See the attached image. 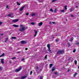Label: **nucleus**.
<instances>
[{
	"label": "nucleus",
	"instance_id": "a18cd8bd",
	"mask_svg": "<svg viewBox=\"0 0 79 79\" xmlns=\"http://www.w3.org/2000/svg\"><path fill=\"white\" fill-rule=\"evenodd\" d=\"M71 17H72V18H73V17H74V15H71Z\"/></svg>",
	"mask_w": 79,
	"mask_h": 79
},
{
	"label": "nucleus",
	"instance_id": "bb28decb",
	"mask_svg": "<svg viewBox=\"0 0 79 79\" xmlns=\"http://www.w3.org/2000/svg\"><path fill=\"white\" fill-rule=\"evenodd\" d=\"M67 6H64V9H65V10H67V8H66V7H67Z\"/></svg>",
	"mask_w": 79,
	"mask_h": 79
},
{
	"label": "nucleus",
	"instance_id": "e433bc0d",
	"mask_svg": "<svg viewBox=\"0 0 79 79\" xmlns=\"http://www.w3.org/2000/svg\"><path fill=\"white\" fill-rule=\"evenodd\" d=\"M73 53H75L76 52V49H74L73 51Z\"/></svg>",
	"mask_w": 79,
	"mask_h": 79
},
{
	"label": "nucleus",
	"instance_id": "dca6fc26",
	"mask_svg": "<svg viewBox=\"0 0 79 79\" xmlns=\"http://www.w3.org/2000/svg\"><path fill=\"white\" fill-rule=\"evenodd\" d=\"M54 74H55V75H58L59 74V73L57 72H54Z\"/></svg>",
	"mask_w": 79,
	"mask_h": 79
},
{
	"label": "nucleus",
	"instance_id": "473e14b6",
	"mask_svg": "<svg viewBox=\"0 0 79 79\" xmlns=\"http://www.w3.org/2000/svg\"><path fill=\"white\" fill-rule=\"evenodd\" d=\"M50 11H51L52 12H53V9H50Z\"/></svg>",
	"mask_w": 79,
	"mask_h": 79
},
{
	"label": "nucleus",
	"instance_id": "5fc2aeb1",
	"mask_svg": "<svg viewBox=\"0 0 79 79\" xmlns=\"http://www.w3.org/2000/svg\"><path fill=\"white\" fill-rule=\"evenodd\" d=\"M1 35H3V34H1Z\"/></svg>",
	"mask_w": 79,
	"mask_h": 79
},
{
	"label": "nucleus",
	"instance_id": "c756f323",
	"mask_svg": "<svg viewBox=\"0 0 79 79\" xmlns=\"http://www.w3.org/2000/svg\"><path fill=\"white\" fill-rule=\"evenodd\" d=\"M17 4L18 5H20L21 4H20V3H19V2H17Z\"/></svg>",
	"mask_w": 79,
	"mask_h": 79
},
{
	"label": "nucleus",
	"instance_id": "6e6d98bb",
	"mask_svg": "<svg viewBox=\"0 0 79 79\" xmlns=\"http://www.w3.org/2000/svg\"><path fill=\"white\" fill-rule=\"evenodd\" d=\"M66 20L67 21H68V19H66Z\"/></svg>",
	"mask_w": 79,
	"mask_h": 79
},
{
	"label": "nucleus",
	"instance_id": "cd10ccee",
	"mask_svg": "<svg viewBox=\"0 0 79 79\" xmlns=\"http://www.w3.org/2000/svg\"><path fill=\"white\" fill-rule=\"evenodd\" d=\"M11 16V14H10L8 15L7 16H8L9 17H10V16Z\"/></svg>",
	"mask_w": 79,
	"mask_h": 79
},
{
	"label": "nucleus",
	"instance_id": "f704fd0d",
	"mask_svg": "<svg viewBox=\"0 0 79 79\" xmlns=\"http://www.w3.org/2000/svg\"><path fill=\"white\" fill-rule=\"evenodd\" d=\"M75 64H77V60H75Z\"/></svg>",
	"mask_w": 79,
	"mask_h": 79
},
{
	"label": "nucleus",
	"instance_id": "f3484780",
	"mask_svg": "<svg viewBox=\"0 0 79 79\" xmlns=\"http://www.w3.org/2000/svg\"><path fill=\"white\" fill-rule=\"evenodd\" d=\"M67 44H68V47H71V45L70 44V43H68Z\"/></svg>",
	"mask_w": 79,
	"mask_h": 79
},
{
	"label": "nucleus",
	"instance_id": "8fccbe9b",
	"mask_svg": "<svg viewBox=\"0 0 79 79\" xmlns=\"http://www.w3.org/2000/svg\"><path fill=\"white\" fill-rule=\"evenodd\" d=\"M52 23H53V24H55V22H52Z\"/></svg>",
	"mask_w": 79,
	"mask_h": 79
},
{
	"label": "nucleus",
	"instance_id": "7c9ffc66",
	"mask_svg": "<svg viewBox=\"0 0 79 79\" xmlns=\"http://www.w3.org/2000/svg\"><path fill=\"white\" fill-rule=\"evenodd\" d=\"M29 13L27 12L26 13V16H28V15H29Z\"/></svg>",
	"mask_w": 79,
	"mask_h": 79
},
{
	"label": "nucleus",
	"instance_id": "b1692460",
	"mask_svg": "<svg viewBox=\"0 0 79 79\" xmlns=\"http://www.w3.org/2000/svg\"><path fill=\"white\" fill-rule=\"evenodd\" d=\"M69 10L70 11V12H72L73 11H74V10H72V9H70Z\"/></svg>",
	"mask_w": 79,
	"mask_h": 79
},
{
	"label": "nucleus",
	"instance_id": "39448f33",
	"mask_svg": "<svg viewBox=\"0 0 79 79\" xmlns=\"http://www.w3.org/2000/svg\"><path fill=\"white\" fill-rule=\"evenodd\" d=\"M24 7H25V6L21 7L20 9V11H23V9L24 8Z\"/></svg>",
	"mask_w": 79,
	"mask_h": 79
},
{
	"label": "nucleus",
	"instance_id": "5701e85b",
	"mask_svg": "<svg viewBox=\"0 0 79 79\" xmlns=\"http://www.w3.org/2000/svg\"><path fill=\"white\" fill-rule=\"evenodd\" d=\"M12 39H16V38L15 37H12Z\"/></svg>",
	"mask_w": 79,
	"mask_h": 79
},
{
	"label": "nucleus",
	"instance_id": "13d9d810",
	"mask_svg": "<svg viewBox=\"0 0 79 79\" xmlns=\"http://www.w3.org/2000/svg\"><path fill=\"white\" fill-rule=\"evenodd\" d=\"M40 2H42V1H40Z\"/></svg>",
	"mask_w": 79,
	"mask_h": 79
},
{
	"label": "nucleus",
	"instance_id": "c9c22d12",
	"mask_svg": "<svg viewBox=\"0 0 79 79\" xmlns=\"http://www.w3.org/2000/svg\"><path fill=\"white\" fill-rule=\"evenodd\" d=\"M14 59H16V57H13V58H12V60H14Z\"/></svg>",
	"mask_w": 79,
	"mask_h": 79
},
{
	"label": "nucleus",
	"instance_id": "4468645a",
	"mask_svg": "<svg viewBox=\"0 0 79 79\" xmlns=\"http://www.w3.org/2000/svg\"><path fill=\"white\" fill-rule=\"evenodd\" d=\"M48 52H49L51 53H52V51L50 50V48L48 49Z\"/></svg>",
	"mask_w": 79,
	"mask_h": 79
},
{
	"label": "nucleus",
	"instance_id": "37998d69",
	"mask_svg": "<svg viewBox=\"0 0 79 79\" xmlns=\"http://www.w3.org/2000/svg\"><path fill=\"white\" fill-rule=\"evenodd\" d=\"M40 79H43V77H42V76H41L40 77Z\"/></svg>",
	"mask_w": 79,
	"mask_h": 79
},
{
	"label": "nucleus",
	"instance_id": "864d4df0",
	"mask_svg": "<svg viewBox=\"0 0 79 79\" xmlns=\"http://www.w3.org/2000/svg\"><path fill=\"white\" fill-rule=\"evenodd\" d=\"M76 8H78V6H76Z\"/></svg>",
	"mask_w": 79,
	"mask_h": 79
},
{
	"label": "nucleus",
	"instance_id": "4c0bfd02",
	"mask_svg": "<svg viewBox=\"0 0 79 79\" xmlns=\"http://www.w3.org/2000/svg\"><path fill=\"white\" fill-rule=\"evenodd\" d=\"M24 60V58H23L22 59V61H23Z\"/></svg>",
	"mask_w": 79,
	"mask_h": 79
},
{
	"label": "nucleus",
	"instance_id": "603ef678",
	"mask_svg": "<svg viewBox=\"0 0 79 79\" xmlns=\"http://www.w3.org/2000/svg\"><path fill=\"white\" fill-rule=\"evenodd\" d=\"M9 63H10V64L11 63V61H9Z\"/></svg>",
	"mask_w": 79,
	"mask_h": 79
},
{
	"label": "nucleus",
	"instance_id": "09e8293b",
	"mask_svg": "<svg viewBox=\"0 0 79 79\" xmlns=\"http://www.w3.org/2000/svg\"><path fill=\"white\" fill-rule=\"evenodd\" d=\"M27 49H28L27 48H25V50H27Z\"/></svg>",
	"mask_w": 79,
	"mask_h": 79
},
{
	"label": "nucleus",
	"instance_id": "de8ad7c7",
	"mask_svg": "<svg viewBox=\"0 0 79 79\" xmlns=\"http://www.w3.org/2000/svg\"><path fill=\"white\" fill-rule=\"evenodd\" d=\"M9 6H6V8H8Z\"/></svg>",
	"mask_w": 79,
	"mask_h": 79
},
{
	"label": "nucleus",
	"instance_id": "9b49d317",
	"mask_svg": "<svg viewBox=\"0 0 79 79\" xmlns=\"http://www.w3.org/2000/svg\"><path fill=\"white\" fill-rule=\"evenodd\" d=\"M8 38H6L5 41V42L6 43V42H7V41H8Z\"/></svg>",
	"mask_w": 79,
	"mask_h": 79
},
{
	"label": "nucleus",
	"instance_id": "f257e3e1",
	"mask_svg": "<svg viewBox=\"0 0 79 79\" xmlns=\"http://www.w3.org/2000/svg\"><path fill=\"white\" fill-rule=\"evenodd\" d=\"M20 27H21V28L19 29V31L20 32H23V31H25V29H26V28L24 27V26L22 24L20 25Z\"/></svg>",
	"mask_w": 79,
	"mask_h": 79
},
{
	"label": "nucleus",
	"instance_id": "49530a36",
	"mask_svg": "<svg viewBox=\"0 0 79 79\" xmlns=\"http://www.w3.org/2000/svg\"><path fill=\"white\" fill-rule=\"evenodd\" d=\"M56 42H58V39L56 40Z\"/></svg>",
	"mask_w": 79,
	"mask_h": 79
},
{
	"label": "nucleus",
	"instance_id": "9d476101",
	"mask_svg": "<svg viewBox=\"0 0 79 79\" xmlns=\"http://www.w3.org/2000/svg\"><path fill=\"white\" fill-rule=\"evenodd\" d=\"M60 12H62V13H64V12H65V9H63L62 10H60Z\"/></svg>",
	"mask_w": 79,
	"mask_h": 79
},
{
	"label": "nucleus",
	"instance_id": "2f4dec72",
	"mask_svg": "<svg viewBox=\"0 0 79 79\" xmlns=\"http://www.w3.org/2000/svg\"><path fill=\"white\" fill-rule=\"evenodd\" d=\"M47 58V55H46V56L44 57L45 59H46Z\"/></svg>",
	"mask_w": 79,
	"mask_h": 79
},
{
	"label": "nucleus",
	"instance_id": "bf43d9fd",
	"mask_svg": "<svg viewBox=\"0 0 79 79\" xmlns=\"http://www.w3.org/2000/svg\"><path fill=\"white\" fill-rule=\"evenodd\" d=\"M53 38H54V37H53Z\"/></svg>",
	"mask_w": 79,
	"mask_h": 79
},
{
	"label": "nucleus",
	"instance_id": "6e6552de",
	"mask_svg": "<svg viewBox=\"0 0 79 79\" xmlns=\"http://www.w3.org/2000/svg\"><path fill=\"white\" fill-rule=\"evenodd\" d=\"M4 61V59H1V62L2 64H4V61Z\"/></svg>",
	"mask_w": 79,
	"mask_h": 79
},
{
	"label": "nucleus",
	"instance_id": "a878e982",
	"mask_svg": "<svg viewBox=\"0 0 79 79\" xmlns=\"http://www.w3.org/2000/svg\"><path fill=\"white\" fill-rule=\"evenodd\" d=\"M52 66H53V64H50V65L49 66L50 68H51Z\"/></svg>",
	"mask_w": 79,
	"mask_h": 79
},
{
	"label": "nucleus",
	"instance_id": "7ed1b4c3",
	"mask_svg": "<svg viewBox=\"0 0 79 79\" xmlns=\"http://www.w3.org/2000/svg\"><path fill=\"white\" fill-rule=\"evenodd\" d=\"M22 69V66H20L19 67L18 69H16L15 70V71L16 72V73H17V72H19V71H20V70Z\"/></svg>",
	"mask_w": 79,
	"mask_h": 79
},
{
	"label": "nucleus",
	"instance_id": "f03ea898",
	"mask_svg": "<svg viewBox=\"0 0 79 79\" xmlns=\"http://www.w3.org/2000/svg\"><path fill=\"white\" fill-rule=\"evenodd\" d=\"M63 52H64V51L59 50L57 52L56 54L58 55H61L62 53H63Z\"/></svg>",
	"mask_w": 79,
	"mask_h": 79
},
{
	"label": "nucleus",
	"instance_id": "393cba45",
	"mask_svg": "<svg viewBox=\"0 0 79 79\" xmlns=\"http://www.w3.org/2000/svg\"><path fill=\"white\" fill-rule=\"evenodd\" d=\"M55 69L54 68H52V72L53 71H55Z\"/></svg>",
	"mask_w": 79,
	"mask_h": 79
},
{
	"label": "nucleus",
	"instance_id": "a211bd4d",
	"mask_svg": "<svg viewBox=\"0 0 79 79\" xmlns=\"http://www.w3.org/2000/svg\"><path fill=\"white\" fill-rule=\"evenodd\" d=\"M47 47L48 48V49L50 48V44H48L47 45Z\"/></svg>",
	"mask_w": 79,
	"mask_h": 79
},
{
	"label": "nucleus",
	"instance_id": "79ce46f5",
	"mask_svg": "<svg viewBox=\"0 0 79 79\" xmlns=\"http://www.w3.org/2000/svg\"><path fill=\"white\" fill-rule=\"evenodd\" d=\"M57 0H52V2H55V1H56Z\"/></svg>",
	"mask_w": 79,
	"mask_h": 79
},
{
	"label": "nucleus",
	"instance_id": "c85d7f7f",
	"mask_svg": "<svg viewBox=\"0 0 79 79\" xmlns=\"http://www.w3.org/2000/svg\"><path fill=\"white\" fill-rule=\"evenodd\" d=\"M39 67H38V66H37L36 67V70H38V69H39Z\"/></svg>",
	"mask_w": 79,
	"mask_h": 79
},
{
	"label": "nucleus",
	"instance_id": "ddd939ff",
	"mask_svg": "<svg viewBox=\"0 0 79 79\" xmlns=\"http://www.w3.org/2000/svg\"><path fill=\"white\" fill-rule=\"evenodd\" d=\"M21 44H25L26 43V41L23 40L21 42Z\"/></svg>",
	"mask_w": 79,
	"mask_h": 79
},
{
	"label": "nucleus",
	"instance_id": "ea45409f",
	"mask_svg": "<svg viewBox=\"0 0 79 79\" xmlns=\"http://www.w3.org/2000/svg\"><path fill=\"white\" fill-rule=\"evenodd\" d=\"M2 22H0V26L2 25Z\"/></svg>",
	"mask_w": 79,
	"mask_h": 79
},
{
	"label": "nucleus",
	"instance_id": "412c9836",
	"mask_svg": "<svg viewBox=\"0 0 79 79\" xmlns=\"http://www.w3.org/2000/svg\"><path fill=\"white\" fill-rule=\"evenodd\" d=\"M35 23H34V22L31 23V24H32V25H35Z\"/></svg>",
	"mask_w": 79,
	"mask_h": 79
},
{
	"label": "nucleus",
	"instance_id": "4d7b16f0",
	"mask_svg": "<svg viewBox=\"0 0 79 79\" xmlns=\"http://www.w3.org/2000/svg\"><path fill=\"white\" fill-rule=\"evenodd\" d=\"M49 24H51V23H49Z\"/></svg>",
	"mask_w": 79,
	"mask_h": 79
},
{
	"label": "nucleus",
	"instance_id": "6ab92c4d",
	"mask_svg": "<svg viewBox=\"0 0 79 79\" xmlns=\"http://www.w3.org/2000/svg\"><path fill=\"white\" fill-rule=\"evenodd\" d=\"M4 55H5V54L3 53L2 55L0 56V57H2V56H4Z\"/></svg>",
	"mask_w": 79,
	"mask_h": 79
},
{
	"label": "nucleus",
	"instance_id": "4be33fe9",
	"mask_svg": "<svg viewBox=\"0 0 79 79\" xmlns=\"http://www.w3.org/2000/svg\"><path fill=\"white\" fill-rule=\"evenodd\" d=\"M77 73H75L74 75V77H75L76 76V75H77Z\"/></svg>",
	"mask_w": 79,
	"mask_h": 79
},
{
	"label": "nucleus",
	"instance_id": "20e7f679",
	"mask_svg": "<svg viewBox=\"0 0 79 79\" xmlns=\"http://www.w3.org/2000/svg\"><path fill=\"white\" fill-rule=\"evenodd\" d=\"M34 32H35V35H34V37H36V35H37V31H36V30H34Z\"/></svg>",
	"mask_w": 79,
	"mask_h": 79
},
{
	"label": "nucleus",
	"instance_id": "c03bdc74",
	"mask_svg": "<svg viewBox=\"0 0 79 79\" xmlns=\"http://www.w3.org/2000/svg\"><path fill=\"white\" fill-rule=\"evenodd\" d=\"M79 44V42L76 43V44L77 45Z\"/></svg>",
	"mask_w": 79,
	"mask_h": 79
},
{
	"label": "nucleus",
	"instance_id": "3c124183",
	"mask_svg": "<svg viewBox=\"0 0 79 79\" xmlns=\"http://www.w3.org/2000/svg\"><path fill=\"white\" fill-rule=\"evenodd\" d=\"M70 71V69H69L68 70V72H69Z\"/></svg>",
	"mask_w": 79,
	"mask_h": 79
},
{
	"label": "nucleus",
	"instance_id": "1a4fd4ad",
	"mask_svg": "<svg viewBox=\"0 0 79 79\" xmlns=\"http://www.w3.org/2000/svg\"><path fill=\"white\" fill-rule=\"evenodd\" d=\"M38 24L39 26H41L43 24V23L41 22V23H38Z\"/></svg>",
	"mask_w": 79,
	"mask_h": 79
},
{
	"label": "nucleus",
	"instance_id": "a19ab883",
	"mask_svg": "<svg viewBox=\"0 0 79 79\" xmlns=\"http://www.w3.org/2000/svg\"><path fill=\"white\" fill-rule=\"evenodd\" d=\"M2 68L0 67V71H2Z\"/></svg>",
	"mask_w": 79,
	"mask_h": 79
},
{
	"label": "nucleus",
	"instance_id": "423d86ee",
	"mask_svg": "<svg viewBox=\"0 0 79 79\" xmlns=\"http://www.w3.org/2000/svg\"><path fill=\"white\" fill-rule=\"evenodd\" d=\"M18 21H19V19H14L12 21V22H17Z\"/></svg>",
	"mask_w": 79,
	"mask_h": 79
},
{
	"label": "nucleus",
	"instance_id": "72a5a7b5",
	"mask_svg": "<svg viewBox=\"0 0 79 79\" xmlns=\"http://www.w3.org/2000/svg\"><path fill=\"white\" fill-rule=\"evenodd\" d=\"M57 11L56 10V9H55L54 10V13H56V12Z\"/></svg>",
	"mask_w": 79,
	"mask_h": 79
},
{
	"label": "nucleus",
	"instance_id": "aec40b11",
	"mask_svg": "<svg viewBox=\"0 0 79 79\" xmlns=\"http://www.w3.org/2000/svg\"><path fill=\"white\" fill-rule=\"evenodd\" d=\"M35 15H36L35 13H32L31 14V16H35Z\"/></svg>",
	"mask_w": 79,
	"mask_h": 79
},
{
	"label": "nucleus",
	"instance_id": "58836bf2",
	"mask_svg": "<svg viewBox=\"0 0 79 79\" xmlns=\"http://www.w3.org/2000/svg\"><path fill=\"white\" fill-rule=\"evenodd\" d=\"M32 71H31L30 72V75H32Z\"/></svg>",
	"mask_w": 79,
	"mask_h": 79
},
{
	"label": "nucleus",
	"instance_id": "0eeeda50",
	"mask_svg": "<svg viewBox=\"0 0 79 79\" xmlns=\"http://www.w3.org/2000/svg\"><path fill=\"white\" fill-rule=\"evenodd\" d=\"M13 26H14V27H19V25L16 24H13Z\"/></svg>",
	"mask_w": 79,
	"mask_h": 79
},
{
	"label": "nucleus",
	"instance_id": "2eb2a0df",
	"mask_svg": "<svg viewBox=\"0 0 79 79\" xmlns=\"http://www.w3.org/2000/svg\"><path fill=\"white\" fill-rule=\"evenodd\" d=\"M73 37H72L71 38V40H69V41H70V42H72V41H73Z\"/></svg>",
	"mask_w": 79,
	"mask_h": 79
},
{
	"label": "nucleus",
	"instance_id": "f8f14e48",
	"mask_svg": "<svg viewBox=\"0 0 79 79\" xmlns=\"http://www.w3.org/2000/svg\"><path fill=\"white\" fill-rule=\"evenodd\" d=\"M27 77V76H24L23 77H22L21 79H24L25 78H26Z\"/></svg>",
	"mask_w": 79,
	"mask_h": 79
}]
</instances>
